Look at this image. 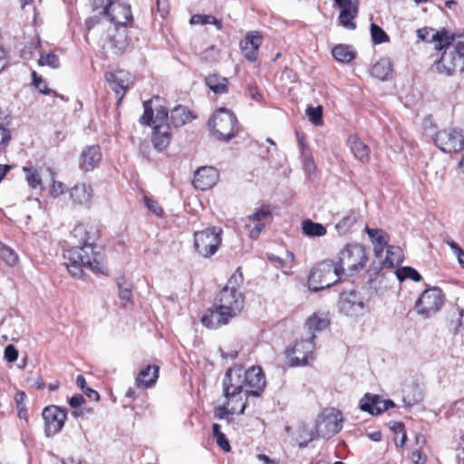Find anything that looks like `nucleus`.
<instances>
[{
  "label": "nucleus",
  "mask_w": 464,
  "mask_h": 464,
  "mask_svg": "<svg viewBox=\"0 0 464 464\" xmlns=\"http://www.w3.org/2000/svg\"><path fill=\"white\" fill-rule=\"evenodd\" d=\"M266 381L259 366H252L243 371L241 366L229 368L223 380V393L227 403L240 402L239 414L244 413L246 400L252 395L258 397L263 392Z\"/></svg>",
  "instance_id": "obj_1"
},
{
  "label": "nucleus",
  "mask_w": 464,
  "mask_h": 464,
  "mask_svg": "<svg viewBox=\"0 0 464 464\" xmlns=\"http://www.w3.org/2000/svg\"><path fill=\"white\" fill-rule=\"evenodd\" d=\"M74 237H79L80 246H76L66 251L63 256L69 261L66 264L68 272L74 277L82 276V268H87L95 273H103L102 255L95 252L91 237L83 226H78L73 229Z\"/></svg>",
  "instance_id": "obj_2"
},
{
  "label": "nucleus",
  "mask_w": 464,
  "mask_h": 464,
  "mask_svg": "<svg viewBox=\"0 0 464 464\" xmlns=\"http://www.w3.org/2000/svg\"><path fill=\"white\" fill-rule=\"evenodd\" d=\"M237 269L227 280L219 294L215 298V305L219 306L232 317L237 316L244 307L245 298L238 290V286L243 281V276Z\"/></svg>",
  "instance_id": "obj_3"
},
{
  "label": "nucleus",
  "mask_w": 464,
  "mask_h": 464,
  "mask_svg": "<svg viewBox=\"0 0 464 464\" xmlns=\"http://www.w3.org/2000/svg\"><path fill=\"white\" fill-rule=\"evenodd\" d=\"M368 261L366 250L361 244H347L338 255L335 262L342 275L353 276L362 270Z\"/></svg>",
  "instance_id": "obj_4"
},
{
  "label": "nucleus",
  "mask_w": 464,
  "mask_h": 464,
  "mask_svg": "<svg viewBox=\"0 0 464 464\" xmlns=\"http://www.w3.org/2000/svg\"><path fill=\"white\" fill-rule=\"evenodd\" d=\"M342 273L332 261H324L312 268L308 276V287L312 291H319L330 287L340 280Z\"/></svg>",
  "instance_id": "obj_5"
},
{
  "label": "nucleus",
  "mask_w": 464,
  "mask_h": 464,
  "mask_svg": "<svg viewBox=\"0 0 464 464\" xmlns=\"http://www.w3.org/2000/svg\"><path fill=\"white\" fill-rule=\"evenodd\" d=\"M237 118L225 108L217 111L208 121L213 135L219 140L227 141L236 136Z\"/></svg>",
  "instance_id": "obj_6"
},
{
  "label": "nucleus",
  "mask_w": 464,
  "mask_h": 464,
  "mask_svg": "<svg viewBox=\"0 0 464 464\" xmlns=\"http://www.w3.org/2000/svg\"><path fill=\"white\" fill-rule=\"evenodd\" d=\"M438 48L443 50L437 63V70L440 73L450 76L455 72H464V58L449 44L448 36Z\"/></svg>",
  "instance_id": "obj_7"
},
{
  "label": "nucleus",
  "mask_w": 464,
  "mask_h": 464,
  "mask_svg": "<svg viewBox=\"0 0 464 464\" xmlns=\"http://www.w3.org/2000/svg\"><path fill=\"white\" fill-rule=\"evenodd\" d=\"M343 428L342 412L335 408L324 409L316 419V432L323 438L329 439Z\"/></svg>",
  "instance_id": "obj_8"
},
{
  "label": "nucleus",
  "mask_w": 464,
  "mask_h": 464,
  "mask_svg": "<svg viewBox=\"0 0 464 464\" xmlns=\"http://www.w3.org/2000/svg\"><path fill=\"white\" fill-rule=\"evenodd\" d=\"M435 145L444 153H457L464 149V134L457 128L443 129L433 137Z\"/></svg>",
  "instance_id": "obj_9"
},
{
  "label": "nucleus",
  "mask_w": 464,
  "mask_h": 464,
  "mask_svg": "<svg viewBox=\"0 0 464 464\" xmlns=\"http://www.w3.org/2000/svg\"><path fill=\"white\" fill-rule=\"evenodd\" d=\"M220 233L221 229L217 227L195 232L194 246L196 251L204 257L214 255L221 242Z\"/></svg>",
  "instance_id": "obj_10"
},
{
  "label": "nucleus",
  "mask_w": 464,
  "mask_h": 464,
  "mask_svg": "<svg viewBox=\"0 0 464 464\" xmlns=\"http://www.w3.org/2000/svg\"><path fill=\"white\" fill-rule=\"evenodd\" d=\"M338 306L347 316L362 315L368 311L367 301L356 290L343 292L339 297Z\"/></svg>",
  "instance_id": "obj_11"
},
{
  "label": "nucleus",
  "mask_w": 464,
  "mask_h": 464,
  "mask_svg": "<svg viewBox=\"0 0 464 464\" xmlns=\"http://www.w3.org/2000/svg\"><path fill=\"white\" fill-rule=\"evenodd\" d=\"M444 304V296L441 290L432 287L425 290L416 303L418 314L430 317L436 314Z\"/></svg>",
  "instance_id": "obj_12"
},
{
  "label": "nucleus",
  "mask_w": 464,
  "mask_h": 464,
  "mask_svg": "<svg viewBox=\"0 0 464 464\" xmlns=\"http://www.w3.org/2000/svg\"><path fill=\"white\" fill-rule=\"evenodd\" d=\"M42 417L44 421V435L52 438L63 430L67 411L56 405H49L43 410Z\"/></svg>",
  "instance_id": "obj_13"
},
{
  "label": "nucleus",
  "mask_w": 464,
  "mask_h": 464,
  "mask_svg": "<svg viewBox=\"0 0 464 464\" xmlns=\"http://www.w3.org/2000/svg\"><path fill=\"white\" fill-rule=\"evenodd\" d=\"M127 27L111 25L108 29V34L102 44L106 52H111L114 55H121L126 51L130 44Z\"/></svg>",
  "instance_id": "obj_14"
},
{
  "label": "nucleus",
  "mask_w": 464,
  "mask_h": 464,
  "mask_svg": "<svg viewBox=\"0 0 464 464\" xmlns=\"http://www.w3.org/2000/svg\"><path fill=\"white\" fill-rule=\"evenodd\" d=\"M163 101L159 96L144 102V113L140 119L141 124L150 126L152 123H169L168 110L162 104Z\"/></svg>",
  "instance_id": "obj_15"
},
{
  "label": "nucleus",
  "mask_w": 464,
  "mask_h": 464,
  "mask_svg": "<svg viewBox=\"0 0 464 464\" xmlns=\"http://www.w3.org/2000/svg\"><path fill=\"white\" fill-rule=\"evenodd\" d=\"M314 343L312 340H301L285 351L286 359L291 366H304L312 359Z\"/></svg>",
  "instance_id": "obj_16"
},
{
  "label": "nucleus",
  "mask_w": 464,
  "mask_h": 464,
  "mask_svg": "<svg viewBox=\"0 0 464 464\" xmlns=\"http://www.w3.org/2000/svg\"><path fill=\"white\" fill-rule=\"evenodd\" d=\"M113 26H128L133 21L130 6L119 0H113L102 14Z\"/></svg>",
  "instance_id": "obj_17"
},
{
  "label": "nucleus",
  "mask_w": 464,
  "mask_h": 464,
  "mask_svg": "<svg viewBox=\"0 0 464 464\" xmlns=\"http://www.w3.org/2000/svg\"><path fill=\"white\" fill-rule=\"evenodd\" d=\"M105 79L109 82L111 88L118 96L121 102L126 91L133 84V80L129 72L119 70L113 72H107Z\"/></svg>",
  "instance_id": "obj_18"
},
{
  "label": "nucleus",
  "mask_w": 464,
  "mask_h": 464,
  "mask_svg": "<svg viewBox=\"0 0 464 464\" xmlns=\"http://www.w3.org/2000/svg\"><path fill=\"white\" fill-rule=\"evenodd\" d=\"M263 42V36L258 31H249L240 42L239 46L244 57L249 61L256 60L257 53Z\"/></svg>",
  "instance_id": "obj_19"
},
{
  "label": "nucleus",
  "mask_w": 464,
  "mask_h": 464,
  "mask_svg": "<svg viewBox=\"0 0 464 464\" xmlns=\"http://www.w3.org/2000/svg\"><path fill=\"white\" fill-rule=\"evenodd\" d=\"M102 158L101 149L98 145L86 146L81 151L79 157V168L83 172L95 169Z\"/></svg>",
  "instance_id": "obj_20"
},
{
  "label": "nucleus",
  "mask_w": 464,
  "mask_h": 464,
  "mask_svg": "<svg viewBox=\"0 0 464 464\" xmlns=\"http://www.w3.org/2000/svg\"><path fill=\"white\" fill-rule=\"evenodd\" d=\"M70 198L74 206L89 208L93 198V188L84 182L75 184L69 191Z\"/></svg>",
  "instance_id": "obj_21"
},
{
  "label": "nucleus",
  "mask_w": 464,
  "mask_h": 464,
  "mask_svg": "<svg viewBox=\"0 0 464 464\" xmlns=\"http://www.w3.org/2000/svg\"><path fill=\"white\" fill-rule=\"evenodd\" d=\"M335 4L341 9L339 14L340 24L350 30L355 29L356 25L353 20L358 14V2H353L352 0H334Z\"/></svg>",
  "instance_id": "obj_22"
},
{
  "label": "nucleus",
  "mask_w": 464,
  "mask_h": 464,
  "mask_svg": "<svg viewBox=\"0 0 464 464\" xmlns=\"http://www.w3.org/2000/svg\"><path fill=\"white\" fill-rule=\"evenodd\" d=\"M218 179V173L213 167H201L194 176L193 185L200 190H207L216 185Z\"/></svg>",
  "instance_id": "obj_23"
},
{
  "label": "nucleus",
  "mask_w": 464,
  "mask_h": 464,
  "mask_svg": "<svg viewBox=\"0 0 464 464\" xmlns=\"http://www.w3.org/2000/svg\"><path fill=\"white\" fill-rule=\"evenodd\" d=\"M233 318L219 306L213 304V307L207 310L206 314L201 318V323L208 328L217 329L222 325L228 324L229 320Z\"/></svg>",
  "instance_id": "obj_24"
},
{
  "label": "nucleus",
  "mask_w": 464,
  "mask_h": 464,
  "mask_svg": "<svg viewBox=\"0 0 464 464\" xmlns=\"http://www.w3.org/2000/svg\"><path fill=\"white\" fill-rule=\"evenodd\" d=\"M171 140L170 126L169 123H157L152 132V143L156 150L161 151Z\"/></svg>",
  "instance_id": "obj_25"
},
{
  "label": "nucleus",
  "mask_w": 464,
  "mask_h": 464,
  "mask_svg": "<svg viewBox=\"0 0 464 464\" xmlns=\"http://www.w3.org/2000/svg\"><path fill=\"white\" fill-rule=\"evenodd\" d=\"M365 231L373 245V251L376 257H382L384 248H387L389 237L385 231L378 228L365 227Z\"/></svg>",
  "instance_id": "obj_26"
},
{
  "label": "nucleus",
  "mask_w": 464,
  "mask_h": 464,
  "mask_svg": "<svg viewBox=\"0 0 464 464\" xmlns=\"http://www.w3.org/2000/svg\"><path fill=\"white\" fill-rule=\"evenodd\" d=\"M348 145L354 158L362 163L370 160V149L357 136L352 135L348 138Z\"/></svg>",
  "instance_id": "obj_27"
},
{
  "label": "nucleus",
  "mask_w": 464,
  "mask_h": 464,
  "mask_svg": "<svg viewBox=\"0 0 464 464\" xmlns=\"http://www.w3.org/2000/svg\"><path fill=\"white\" fill-rule=\"evenodd\" d=\"M329 325V320L324 314H314L306 321L304 328L307 330L309 334L308 339L314 340L315 337V332H321L327 328Z\"/></svg>",
  "instance_id": "obj_28"
},
{
  "label": "nucleus",
  "mask_w": 464,
  "mask_h": 464,
  "mask_svg": "<svg viewBox=\"0 0 464 464\" xmlns=\"http://www.w3.org/2000/svg\"><path fill=\"white\" fill-rule=\"evenodd\" d=\"M159 377V368L155 365H148L141 370L136 378V384L140 388H148L154 384Z\"/></svg>",
  "instance_id": "obj_29"
},
{
  "label": "nucleus",
  "mask_w": 464,
  "mask_h": 464,
  "mask_svg": "<svg viewBox=\"0 0 464 464\" xmlns=\"http://www.w3.org/2000/svg\"><path fill=\"white\" fill-rule=\"evenodd\" d=\"M392 72V64L389 58H382L378 62H376L371 71V73L373 77L381 80L386 81L389 79Z\"/></svg>",
  "instance_id": "obj_30"
},
{
  "label": "nucleus",
  "mask_w": 464,
  "mask_h": 464,
  "mask_svg": "<svg viewBox=\"0 0 464 464\" xmlns=\"http://www.w3.org/2000/svg\"><path fill=\"white\" fill-rule=\"evenodd\" d=\"M360 409L372 415L382 413V399L378 395L365 394L360 400Z\"/></svg>",
  "instance_id": "obj_31"
},
{
  "label": "nucleus",
  "mask_w": 464,
  "mask_h": 464,
  "mask_svg": "<svg viewBox=\"0 0 464 464\" xmlns=\"http://www.w3.org/2000/svg\"><path fill=\"white\" fill-rule=\"evenodd\" d=\"M205 83L216 94L227 93L228 92V80L218 74H210L207 76Z\"/></svg>",
  "instance_id": "obj_32"
},
{
  "label": "nucleus",
  "mask_w": 464,
  "mask_h": 464,
  "mask_svg": "<svg viewBox=\"0 0 464 464\" xmlns=\"http://www.w3.org/2000/svg\"><path fill=\"white\" fill-rule=\"evenodd\" d=\"M191 117L190 111H188L185 107L179 105L175 107L170 113L169 123V126H173L174 128H178L186 124Z\"/></svg>",
  "instance_id": "obj_33"
},
{
  "label": "nucleus",
  "mask_w": 464,
  "mask_h": 464,
  "mask_svg": "<svg viewBox=\"0 0 464 464\" xmlns=\"http://www.w3.org/2000/svg\"><path fill=\"white\" fill-rule=\"evenodd\" d=\"M333 56L341 63H350L356 56L353 48L346 44H338L333 48Z\"/></svg>",
  "instance_id": "obj_34"
},
{
  "label": "nucleus",
  "mask_w": 464,
  "mask_h": 464,
  "mask_svg": "<svg viewBox=\"0 0 464 464\" xmlns=\"http://www.w3.org/2000/svg\"><path fill=\"white\" fill-rule=\"evenodd\" d=\"M402 261L401 248L395 246H388L386 248V256L382 261L384 267H393Z\"/></svg>",
  "instance_id": "obj_35"
},
{
  "label": "nucleus",
  "mask_w": 464,
  "mask_h": 464,
  "mask_svg": "<svg viewBox=\"0 0 464 464\" xmlns=\"http://www.w3.org/2000/svg\"><path fill=\"white\" fill-rule=\"evenodd\" d=\"M7 114L0 110V152L5 151L11 140V132L6 128L8 125Z\"/></svg>",
  "instance_id": "obj_36"
},
{
  "label": "nucleus",
  "mask_w": 464,
  "mask_h": 464,
  "mask_svg": "<svg viewBox=\"0 0 464 464\" xmlns=\"http://www.w3.org/2000/svg\"><path fill=\"white\" fill-rule=\"evenodd\" d=\"M302 229L304 235L314 237H323L326 234V228L320 223H315L310 219H306L302 223Z\"/></svg>",
  "instance_id": "obj_37"
},
{
  "label": "nucleus",
  "mask_w": 464,
  "mask_h": 464,
  "mask_svg": "<svg viewBox=\"0 0 464 464\" xmlns=\"http://www.w3.org/2000/svg\"><path fill=\"white\" fill-rule=\"evenodd\" d=\"M240 402H229L227 403V399H226V402L222 406H218L215 409L214 416L218 420L225 419L229 414L239 413Z\"/></svg>",
  "instance_id": "obj_38"
},
{
  "label": "nucleus",
  "mask_w": 464,
  "mask_h": 464,
  "mask_svg": "<svg viewBox=\"0 0 464 464\" xmlns=\"http://www.w3.org/2000/svg\"><path fill=\"white\" fill-rule=\"evenodd\" d=\"M90 1L92 4V11L94 13H96V14H94L93 17H91L86 21V25H87V28L89 31L95 24V17L98 16L99 14L102 15L105 12V8L107 6H109V5H111V3H112L113 0H90Z\"/></svg>",
  "instance_id": "obj_39"
},
{
  "label": "nucleus",
  "mask_w": 464,
  "mask_h": 464,
  "mask_svg": "<svg viewBox=\"0 0 464 464\" xmlns=\"http://www.w3.org/2000/svg\"><path fill=\"white\" fill-rule=\"evenodd\" d=\"M418 36L426 42H437L439 46L444 42L446 38V33L439 32L434 29L423 28L418 30Z\"/></svg>",
  "instance_id": "obj_40"
},
{
  "label": "nucleus",
  "mask_w": 464,
  "mask_h": 464,
  "mask_svg": "<svg viewBox=\"0 0 464 464\" xmlns=\"http://www.w3.org/2000/svg\"><path fill=\"white\" fill-rule=\"evenodd\" d=\"M396 276L400 281L411 279L415 282H419L421 279V276L418 271L411 266H402L398 268L396 271Z\"/></svg>",
  "instance_id": "obj_41"
},
{
  "label": "nucleus",
  "mask_w": 464,
  "mask_h": 464,
  "mask_svg": "<svg viewBox=\"0 0 464 464\" xmlns=\"http://www.w3.org/2000/svg\"><path fill=\"white\" fill-rule=\"evenodd\" d=\"M272 216V208L270 206L266 205L256 208L252 214L247 217V221H260L264 222L266 218Z\"/></svg>",
  "instance_id": "obj_42"
},
{
  "label": "nucleus",
  "mask_w": 464,
  "mask_h": 464,
  "mask_svg": "<svg viewBox=\"0 0 464 464\" xmlns=\"http://www.w3.org/2000/svg\"><path fill=\"white\" fill-rule=\"evenodd\" d=\"M356 221V217L353 214L347 215L335 225V229L339 235H345Z\"/></svg>",
  "instance_id": "obj_43"
},
{
  "label": "nucleus",
  "mask_w": 464,
  "mask_h": 464,
  "mask_svg": "<svg viewBox=\"0 0 464 464\" xmlns=\"http://www.w3.org/2000/svg\"><path fill=\"white\" fill-rule=\"evenodd\" d=\"M411 392L404 391L403 394V402L411 407L412 405L417 404L422 400V393L418 387H411Z\"/></svg>",
  "instance_id": "obj_44"
},
{
  "label": "nucleus",
  "mask_w": 464,
  "mask_h": 464,
  "mask_svg": "<svg viewBox=\"0 0 464 464\" xmlns=\"http://www.w3.org/2000/svg\"><path fill=\"white\" fill-rule=\"evenodd\" d=\"M213 436L217 444L226 452L230 451V445L225 434L221 431V427L218 423L213 424Z\"/></svg>",
  "instance_id": "obj_45"
},
{
  "label": "nucleus",
  "mask_w": 464,
  "mask_h": 464,
  "mask_svg": "<svg viewBox=\"0 0 464 464\" xmlns=\"http://www.w3.org/2000/svg\"><path fill=\"white\" fill-rule=\"evenodd\" d=\"M299 143H300L301 150H302L301 157H302L304 168L306 172L312 173L315 169V165L314 162L313 156L309 150H306L304 149V142L301 139H299Z\"/></svg>",
  "instance_id": "obj_46"
},
{
  "label": "nucleus",
  "mask_w": 464,
  "mask_h": 464,
  "mask_svg": "<svg viewBox=\"0 0 464 464\" xmlns=\"http://www.w3.org/2000/svg\"><path fill=\"white\" fill-rule=\"evenodd\" d=\"M371 35L374 44H380L389 41L388 34L375 24H371Z\"/></svg>",
  "instance_id": "obj_47"
},
{
  "label": "nucleus",
  "mask_w": 464,
  "mask_h": 464,
  "mask_svg": "<svg viewBox=\"0 0 464 464\" xmlns=\"http://www.w3.org/2000/svg\"><path fill=\"white\" fill-rule=\"evenodd\" d=\"M306 115L309 121L314 125H320L323 122V108L322 106L306 108Z\"/></svg>",
  "instance_id": "obj_48"
},
{
  "label": "nucleus",
  "mask_w": 464,
  "mask_h": 464,
  "mask_svg": "<svg viewBox=\"0 0 464 464\" xmlns=\"http://www.w3.org/2000/svg\"><path fill=\"white\" fill-rule=\"evenodd\" d=\"M23 170L27 173L26 180L31 188H36L37 187L41 186L42 179L39 173L35 169L28 167H24Z\"/></svg>",
  "instance_id": "obj_49"
},
{
  "label": "nucleus",
  "mask_w": 464,
  "mask_h": 464,
  "mask_svg": "<svg viewBox=\"0 0 464 464\" xmlns=\"http://www.w3.org/2000/svg\"><path fill=\"white\" fill-rule=\"evenodd\" d=\"M1 257L10 266L16 265L18 256L15 252L7 246H3L0 249Z\"/></svg>",
  "instance_id": "obj_50"
},
{
  "label": "nucleus",
  "mask_w": 464,
  "mask_h": 464,
  "mask_svg": "<svg viewBox=\"0 0 464 464\" xmlns=\"http://www.w3.org/2000/svg\"><path fill=\"white\" fill-rule=\"evenodd\" d=\"M118 287L119 297L121 301L125 302L123 306L127 307L128 304H132V291L130 285H124L123 283L118 282Z\"/></svg>",
  "instance_id": "obj_51"
},
{
  "label": "nucleus",
  "mask_w": 464,
  "mask_h": 464,
  "mask_svg": "<svg viewBox=\"0 0 464 464\" xmlns=\"http://www.w3.org/2000/svg\"><path fill=\"white\" fill-rule=\"evenodd\" d=\"M265 222L260 221H251L246 223V227L249 229V237L252 239H256L260 233L265 228Z\"/></svg>",
  "instance_id": "obj_52"
},
{
  "label": "nucleus",
  "mask_w": 464,
  "mask_h": 464,
  "mask_svg": "<svg viewBox=\"0 0 464 464\" xmlns=\"http://www.w3.org/2000/svg\"><path fill=\"white\" fill-rule=\"evenodd\" d=\"M38 63L41 66L48 65L53 69L58 68L60 65L59 57L54 53L41 55Z\"/></svg>",
  "instance_id": "obj_53"
},
{
  "label": "nucleus",
  "mask_w": 464,
  "mask_h": 464,
  "mask_svg": "<svg viewBox=\"0 0 464 464\" xmlns=\"http://www.w3.org/2000/svg\"><path fill=\"white\" fill-rule=\"evenodd\" d=\"M34 84L35 88L39 90L40 92L44 94H51L53 93L56 95V92L51 89L48 88L47 83L42 78V76H38L35 72H33L32 73Z\"/></svg>",
  "instance_id": "obj_54"
},
{
  "label": "nucleus",
  "mask_w": 464,
  "mask_h": 464,
  "mask_svg": "<svg viewBox=\"0 0 464 464\" xmlns=\"http://www.w3.org/2000/svg\"><path fill=\"white\" fill-rule=\"evenodd\" d=\"M143 200L150 211L155 214L158 217H161L163 214V209L158 201L151 199L150 198L145 196Z\"/></svg>",
  "instance_id": "obj_55"
},
{
  "label": "nucleus",
  "mask_w": 464,
  "mask_h": 464,
  "mask_svg": "<svg viewBox=\"0 0 464 464\" xmlns=\"http://www.w3.org/2000/svg\"><path fill=\"white\" fill-rule=\"evenodd\" d=\"M449 44L464 58V34L449 37Z\"/></svg>",
  "instance_id": "obj_56"
},
{
  "label": "nucleus",
  "mask_w": 464,
  "mask_h": 464,
  "mask_svg": "<svg viewBox=\"0 0 464 464\" xmlns=\"http://www.w3.org/2000/svg\"><path fill=\"white\" fill-rule=\"evenodd\" d=\"M447 244L453 251V253L456 255L459 263L461 265L462 267H464V251L462 250V248L453 240H447Z\"/></svg>",
  "instance_id": "obj_57"
},
{
  "label": "nucleus",
  "mask_w": 464,
  "mask_h": 464,
  "mask_svg": "<svg viewBox=\"0 0 464 464\" xmlns=\"http://www.w3.org/2000/svg\"><path fill=\"white\" fill-rule=\"evenodd\" d=\"M10 64L9 53L0 45V73L5 71Z\"/></svg>",
  "instance_id": "obj_58"
},
{
  "label": "nucleus",
  "mask_w": 464,
  "mask_h": 464,
  "mask_svg": "<svg viewBox=\"0 0 464 464\" xmlns=\"http://www.w3.org/2000/svg\"><path fill=\"white\" fill-rule=\"evenodd\" d=\"M18 352L14 345L9 344L5 349V358L9 362H13L17 360Z\"/></svg>",
  "instance_id": "obj_59"
},
{
  "label": "nucleus",
  "mask_w": 464,
  "mask_h": 464,
  "mask_svg": "<svg viewBox=\"0 0 464 464\" xmlns=\"http://www.w3.org/2000/svg\"><path fill=\"white\" fill-rule=\"evenodd\" d=\"M391 429L396 433H401V447H402L406 440V434L404 432V425L401 422L392 421L391 423Z\"/></svg>",
  "instance_id": "obj_60"
},
{
  "label": "nucleus",
  "mask_w": 464,
  "mask_h": 464,
  "mask_svg": "<svg viewBox=\"0 0 464 464\" xmlns=\"http://www.w3.org/2000/svg\"><path fill=\"white\" fill-rule=\"evenodd\" d=\"M65 185L61 181H53L52 187H51V195L53 197H58L60 195H63L65 192Z\"/></svg>",
  "instance_id": "obj_61"
},
{
  "label": "nucleus",
  "mask_w": 464,
  "mask_h": 464,
  "mask_svg": "<svg viewBox=\"0 0 464 464\" xmlns=\"http://www.w3.org/2000/svg\"><path fill=\"white\" fill-rule=\"evenodd\" d=\"M211 15L194 14L190 18L191 24H209Z\"/></svg>",
  "instance_id": "obj_62"
},
{
  "label": "nucleus",
  "mask_w": 464,
  "mask_h": 464,
  "mask_svg": "<svg viewBox=\"0 0 464 464\" xmlns=\"http://www.w3.org/2000/svg\"><path fill=\"white\" fill-rule=\"evenodd\" d=\"M248 95L255 101L260 102L262 99V95L260 94L257 87L252 83H249L247 86Z\"/></svg>",
  "instance_id": "obj_63"
},
{
  "label": "nucleus",
  "mask_w": 464,
  "mask_h": 464,
  "mask_svg": "<svg viewBox=\"0 0 464 464\" xmlns=\"http://www.w3.org/2000/svg\"><path fill=\"white\" fill-rule=\"evenodd\" d=\"M84 398L82 394H75L69 400V404L72 408L77 409L84 402Z\"/></svg>",
  "instance_id": "obj_64"
}]
</instances>
